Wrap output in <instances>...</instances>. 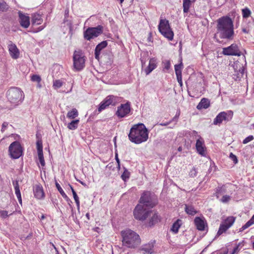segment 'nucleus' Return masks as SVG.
I'll return each mask as SVG.
<instances>
[{"instance_id": "nucleus-1", "label": "nucleus", "mask_w": 254, "mask_h": 254, "mask_svg": "<svg viewBox=\"0 0 254 254\" xmlns=\"http://www.w3.org/2000/svg\"><path fill=\"white\" fill-rule=\"evenodd\" d=\"M128 138L132 142L140 144L148 138V131L143 124L134 125L130 129Z\"/></svg>"}, {"instance_id": "nucleus-2", "label": "nucleus", "mask_w": 254, "mask_h": 254, "mask_svg": "<svg viewBox=\"0 0 254 254\" xmlns=\"http://www.w3.org/2000/svg\"><path fill=\"white\" fill-rule=\"evenodd\" d=\"M123 245L129 248H134L139 245L141 240L139 236L130 229L122 231L121 232Z\"/></svg>"}, {"instance_id": "nucleus-3", "label": "nucleus", "mask_w": 254, "mask_h": 254, "mask_svg": "<svg viewBox=\"0 0 254 254\" xmlns=\"http://www.w3.org/2000/svg\"><path fill=\"white\" fill-rule=\"evenodd\" d=\"M7 97L11 103L17 105L23 101L24 95L22 90L17 87H12L7 92Z\"/></svg>"}, {"instance_id": "nucleus-4", "label": "nucleus", "mask_w": 254, "mask_h": 254, "mask_svg": "<svg viewBox=\"0 0 254 254\" xmlns=\"http://www.w3.org/2000/svg\"><path fill=\"white\" fill-rule=\"evenodd\" d=\"M234 36L233 21L228 16H223V38L233 40Z\"/></svg>"}, {"instance_id": "nucleus-5", "label": "nucleus", "mask_w": 254, "mask_h": 254, "mask_svg": "<svg viewBox=\"0 0 254 254\" xmlns=\"http://www.w3.org/2000/svg\"><path fill=\"white\" fill-rule=\"evenodd\" d=\"M158 30L161 34L169 41L173 39L174 32L171 28L169 21L166 19H160Z\"/></svg>"}, {"instance_id": "nucleus-6", "label": "nucleus", "mask_w": 254, "mask_h": 254, "mask_svg": "<svg viewBox=\"0 0 254 254\" xmlns=\"http://www.w3.org/2000/svg\"><path fill=\"white\" fill-rule=\"evenodd\" d=\"M139 204L150 208H153L157 204L156 198L150 191H144L140 197Z\"/></svg>"}, {"instance_id": "nucleus-7", "label": "nucleus", "mask_w": 254, "mask_h": 254, "mask_svg": "<svg viewBox=\"0 0 254 254\" xmlns=\"http://www.w3.org/2000/svg\"><path fill=\"white\" fill-rule=\"evenodd\" d=\"M73 67L75 70H82L85 66V56L80 50H75L73 55Z\"/></svg>"}, {"instance_id": "nucleus-8", "label": "nucleus", "mask_w": 254, "mask_h": 254, "mask_svg": "<svg viewBox=\"0 0 254 254\" xmlns=\"http://www.w3.org/2000/svg\"><path fill=\"white\" fill-rule=\"evenodd\" d=\"M150 209V208L148 207H145L142 204H138L133 211L134 218L139 220H144L151 212Z\"/></svg>"}, {"instance_id": "nucleus-9", "label": "nucleus", "mask_w": 254, "mask_h": 254, "mask_svg": "<svg viewBox=\"0 0 254 254\" xmlns=\"http://www.w3.org/2000/svg\"><path fill=\"white\" fill-rule=\"evenodd\" d=\"M131 111V103L129 101H127L125 103L121 104L117 107L115 115L119 119L126 118L128 116Z\"/></svg>"}, {"instance_id": "nucleus-10", "label": "nucleus", "mask_w": 254, "mask_h": 254, "mask_svg": "<svg viewBox=\"0 0 254 254\" xmlns=\"http://www.w3.org/2000/svg\"><path fill=\"white\" fill-rule=\"evenodd\" d=\"M103 32V27L99 25L96 27H89L83 33L85 39L90 41L91 39L98 37Z\"/></svg>"}, {"instance_id": "nucleus-11", "label": "nucleus", "mask_w": 254, "mask_h": 254, "mask_svg": "<svg viewBox=\"0 0 254 254\" xmlns=\"http://www.w3.org/2000/svg\"><path fill=\"white\" fill-rule=\"evenodd\" d=\"M8 151L11 158L18 159L22 154V147L18 141H14L9 146Z\"/></svg>"}, {"instance_id": "nucleus-12", "label": "nucleus", "mask_w": 254, "mask_h": 254, "mask_svg": "<svg viewBox=\"0 0 254 254\" xmlns=\"http://www.w3.org/2000/svg\"><path fill=\"white\" fill-rule=\"evenodd\" d=\"M223 55L240 56L241 52L238 46L236 44H233L227 48H223Z\"/></svg>"}, {"instance_id": "nucleus-13", "label": "nucleus", "mask_w": 254, "mask_h": 254, "mask_svg": "<svg viewBox=\"0 0 254 254\" xmlns=\"http://www.w3.org/2000/svg\"><path fill=\"white\" fill-rule=\"evenodd\" d=\"M7 47L9 55L12 59L16 60L19 58L20 51L15 44L11 41H9Z\"/></svg>"}, {"instance_id": "nucleus-14", "label": "nucleus", "mask_w": 254, "mask_h": 254, "mask_svg": "<svg viewBox=\"0 0 254 254\" xmlns=\"http://www.w3.org/2000/svg\"><path fill=\"white\" fill-rule=\"evenodd\" d=\"M116 100V97L113 95L108 96L99 105L98 111L99 112L105 110L107 107L111 105H114V102Z\"/></svg>"}, {"instance_id": "nucleus-15", "label": "nucleus", "mask_w": 254, "mask_h": 254, "mask_svg": "<svg viewBox=\"0 0 254 254\" xmlns=\"http://www.w3.org/2000/svg\"><path fill=\"white\" fill-rule=\"evenodd\" d=\"M195 146L197 152L201 156L205 155L206 148L202 138L199 137V138L196 139Z\"/></svg>"}, {"instance_id": "nucleus-16", "label": "nucleus", "mask_w": 254, "mask_h": 254, "mask_svg": "<svg viewBox=\"0 0 254 254\" xmlns=\"http://www.w3.org/2000/svg\"><path fill=\"white\" fill-rule=\"evenodd\" d=\"M157 60L156 58H151L149 59L148 66L144 69L146 75H149L157 66Z\"/></svg>"}, {"instance_id": "nucleus-17", "label": "nucleus", "mask_w": 254, "mask_h": 254, "mask_svg": "<svg viewBox=\"0 0 254 254\" xmlns=\"http://www.w3.org/2000/svg\"><path fill=\"white\" fill-rule=\"evenodd\" d=\"M233 67L235 71L237 73V74H233V78L237 80L238 78H240V76H242L244 73V67L240 65L239 62H236L234 63Z\"/></svg>"}, {"instance_id": "nucleus-18", "label": "nucleus", "mask_w": 254, "mask_h": 254, "mask_svg": "<svg viewBox=\"0 0 254 254\" xmlns=\"http://www.w3.org/2000/svg\"><path fill=\"white\" fill-rule=\"evenodd\" d=\"M19 22L22 27L27 28L30 25V18L28 15L19 12Z\"/></svg>"}, {"instance_id": "nucleus-19", "label": "nucleus", "mask_w": 254, "mask_h": 254, "mask_svg": "<svg viewBox=\"0 0 254 254\" xmlns=\"http://www.w3.org/2000/svg\"><path fill=\"white\" fill-rule=\"evenodd\" d=\"M236 218L234 216H229L225 220H223V233L225 232L233 225L236 220Z\"/></svg>"}, {"instance_id": "nucleus-20", "label": "nucleus", "mask_w": 254, "mask_h": 254, "mask_svg": "<svg viewBox=\"0 0 254 254\" xmlns=\"http://www.w3.org/2000/svg\"><path fill=\"white\" fill-rule=\"evenodd\" d=\"M33 191L34 195L37 199H40L44 197V192L41 185H36L34 188Z\"/></svg>"}, {"instance_id": "nucleus-21", "label": "nucleus", "mask_w": 254, "mask_h": 254, "mask_svg": "<svg viewBox=\"0 0 254 254\" xmlns=\"http://www.w3.org/2000/svg\"><path fill=\"white\" fill-rule=\"evenodd\" d=\"M107 46V42L106 41H103L98 44L95 50V57L96 59L99 60L101 51Z\"/></svg>"}, {"instance_id": "nucleus-22", "label": "nucleus", "mask_w": 254, "mask_h": 254, "mask_svg": "<svg viewBox=\"0 0 254 254\" xmlns=\"http://www.w3.org/2000/svg\"><path fill=\"white\" fill-rule=\"evenodd\" d=\"M210 106V101L207 98L201 99L200 102L196 106L198 110L206 109Z\"/></svg>"}, {"instance_id": "nucleus-23", "label": "nucleus", "mask_w": 254, "mask_h": 254, "mask_svg": "<svg viewBox=\"0 0 254 254\" xmlns=\"http://www.w3.org/2000/svg\"><path fill=\"white\" fill-rule=\"evenodd\" d=\"M194 223L198 230L200 231L204 230L205 222L203 219L199 217H196L194 219Z\"/></svg>"}, {"instance_id": "nucleus-24", "label": "nucleus", "mask_w": 254, "mask_h": 254, "mask_svg": "<svg viewBox=\"0 0 254 254\" xmlns=\"http://www.w3.org/2000/svg\"><path fill=\"white\" fill-rule=\"evenodd\" d=\"M153 247L152 243H149L142 246L141 250L143 254H151L153 252Z\"/></svg>"}, {"instance_id": "nucleus-25", "label": "nucleus", "mask_w": 254, "mask_h": 254, "mask_svg": "<svg viewBox=\"0 0 254 254\" xmlns=\"http://www.w3.org/2000/svg\"><path fill=\"white\" fill-rule=\"evenodd\" d=\"M13 184L15 190V193L17 197L18 201L20 204H22V198L19 189L18 182L17 181H14L13 182Z\"/></svg>"}, {"instance_id": "nucleus-26", "label": "nucleus", "mask_w": 254, "mask_h": 254, "mask_svg": "<svg viewBox=\"0 0 254 254\" xmlns=\"http://www.w3.org/2000/svg\"><path fill=\"white\" fill-rule=\"evenodd\" d=\"M43 22L42 16L39 14H34L32 18V25L33 26L38 25Z\"/></svg>"}, {"instance_id": "nucleus-27", "label": "nucleus", "mask_w": 254, "mask_h": 254, "mask_svg": "<svg viewBox=\"0 0 254 254\" xmlns=\"http://www.w3.org/2000/svg\"><path fill=\"white\" fill-rule=\"evenodd\" d=\"M182 225V220L178 219L173 224L171 230L175 234L178 232L179 229Z\"/></svg>"}, {"instance_id": "nucleus-28", "label": "nucleus", "mask_w": 254, "mask_h": 254, "mask_svg": "<svg viewBox=\"0 0 254 254\" xmlns=\"http://www.w3.org/2000/svg\"><path fill=\"white\" fill-rule=\"evenodd\" d=\"M78 116V112L75 108L72 109L71 111H68L66 117L69 119H74Z\"/></svg>"}, {"instance_id": "nucleus-29", "label": "nucleus", "mask_w": 254, "mask_h": 254, "mask_svg": "<svg viewBox=\"0 0 254 254\" xmlns=\"http://www.w3.org/2000/svg\"><path fill=\"white\" fill-rule=\"evenodd\" d=\"M79 120H75L67 124V128L70 130H75L78 127Z\"/></svg>"}, {"instance_id": "nucleus-30", "label": "nucleus", "mask_w": 254, "mask_h": 254, "mask_svg": "<svg viewBox=\"0 0 254 254\" xmlns=\"http://www.w3.org/2000/svg\"><path fill=\"white\" fill-rule=\"evenodd\" d=\"M163 69L164 72H169L171 68V62L169 60H165L162 62Z\"/></svg>"}, {"instance_id": "nucleus-31", "label": "nucleus", "mask_w": 254, "mask_h": 254, "mask_svg": "<svg viewBox=\"0 0 254 254\" xmlns=\"http://www.w3.org/2000/svg\"><path fill=\"white\" fill-rule=\"evenodd\" d=\"M218 29L219 31L215 34V37L222 36V17L218 19Z\"/></svg>"}, {"instance_id": "nucleus-32", "label": "nucleus", "mask_w": 254, "mask_h": 254, "mask_svg": "<svg viewBox=\"0 0 254 254\" xmlns=\"http://www.w3.org/2000/svg\"><path fill=\"white\" fill-rule=\"evenodd\" d=\"M186 212L189 215H194L197 212V211L192 206L186 205Z\"/></svg>"}, {"instance_id": "nucleus-33", "label": "nucleus", "mask_w": 254, "mask_h": 254, "mask_svg": "<svg viewBox=\"0 0 254 254\" xmlns=\"http://www.w3.org/2000/svg\"><path fill=\"white\" fill-rule=\"evenodd\" d=\"M233 116V113L231 111H228L226 112H223V121H229L231 120Z\"/></svg>"}, {"instance_id": "nucleus-34", "label": "nucleus", "mask_w": 254, "mask_h": 254, "mask_svg": "<svg viewBox=\"0 0 254 254\" xmlns=\"http://www.w3.org/2000/svg\"><path fill=\"white\" fill-rule=\"evenodd\" d=\"M191 0H183V10L185 13H187L190 7Z\"/></svg>"}, {"instance_id": "nucleus-35", "label": "nucleus", "mask_w": 254, "mask_h": 254, "mask_svg": "<svg viewBox=\"0 0 254 254\" xmlns=\"http://www.w3.org/2000/svg\"><path fill=\"white\" fill-rule=\"evenodd\" d=\"M160 220V218L157 213H154L152 216L149 221V225L152 226L157 223Z\"/></svg>"}, {"instance_id": "nucleus-36", "label": "nucleus", "mask_w": 254, "mask_h": 254, "mask_svg": "<svg viewBox=\"0 0 254 254\" xmlns=\"http://www.w3.org/2000/svg\"><path fill=\"white\" fill-rule=\"evenodd\" d=\"M183 68V65L181 61L180 64H176L175 65V70L176 75L182 74V70Z\"/></svg>"}, {"instance_id": "nucleus-37", "label": "nucleus", "mask_w": 254, "mask_h": 254, "mask_svg": "<svg viewBox=\"0 0 254 254\" xmlns=\"http://www.w3.org/2000/svg\"><path fill=\"white\" fill-rule=\"evenodd\" d=\"M254 224V215L252 218L244 225L242 226V229L243 230L249 228Z\"/></svg>"}, {"instance_id": "nucleus-38", "label": "nucleus", "mask_w": 254, "mask_h": 254, "mask_svg": "<svg viewBox=\"0 0 254 254\" xmlns=\"http://www.w3.org/2000/svg\"><path fill=\"white\" fill-rule=\"evenodd\" d=\"M243 18H247L251 16V11L248 7H246L242 10Z\"/></svg>"}, {"instance_id": "nucleus-39", "label": "nucleus", "mask_w": 254, "mask_h": 254, "mask_svg": "<svg viewBox=\"0 0 254 254\" xmlns=\"http://www.w3.org/2000/svg\"><path fill=\"white\" fill-rule=\"evenodd\" d=\"M222 122V112H220L214 119L213 121L214 125H218L220 124Z\"/></svg>"}, {"instance_id": "nucleus-40", "label": "nucleus", "mask_w": 254, "mask_h": 254, "mask_svg": "<svg viewBox=\"0 0 254 254\" xmlns=\"http://www.w3.org/2000/svg\"><path fill=\"white\" fill-rule=\"evenodd\" d=\"M63 82L61 80H55L53 82V87L55 89L60 88L62 86Z\"/></svg>"}, {"instance_id": "nucleus-41", "label": "nucleus", "mask_w": 254, "mask_h": 254, "mask_svg": "<svg viewBox=\"0 0 254 254\" xmlns=\"http://www.w3.org/2000/svg\"><path fill=\"white\" fill-rule=\"evenodd\" d=\"M130 176V173L128 171V170L124 168V171L123 174L121 176L122 179L124 181H126L127 180L129 179Z\"/></svg>"}, {"instance_id": "nucleus-42", "label": "nucleus", "mask_w": 254, "mask_h": 254, "mask_svg": "<svg viewBox=\"0 0 254 254\" xmlns=\"http://www.w3.org/2000/svg\"><path fill=\"white\" fill-rule=\"evenodd\" d=\"M9 7L8 5L6 4V3L4 1H2L0 2V11L2 12L6 11Z\"/></svg>"}, {"instance_id": "nucleus-43", "label": "nucleus", "mask_w": 254, "mask_h": 254, "mask_svg": "<svg viewBox=\"0 0 254 254\" xmlns=\"http://www.w3.org/2000/svg\"><path fill=\"white\" fill-rule=\"evenodd\" d=\"M56 187H57V189L60 192L61 194L62 195V196L64 198H68L67 196L65 193V192L62 189V188L61 187L60 185L58 183H56Z\"/></svg>"}, {"instance_id": "nucleus-44", "label": "nucleus", "mask_w": 254, "mask_h": 254, "mask_svg": "<svg viewBox=\"0 0 254 254\" xmlns=\"http://www.w3.org/2000/svg\"><path fill=\"white\" fill-rule=\"evenodd\" d=\"M197 174V170L196 168L193 167L192 169L190 171L189 175L190 177L194 178L196 176Z\"/></svg>"}, {"instance_id": "nucleus-45", "label": "nucleus", "mask_w": 254, "mask_h": 254, "mask_svg": "<svg viewBox=\"0 0 254 254\" xmlns=\"http://www.w3.org/2000/svg\"><path fill=\"white\" fill-rule=\"evenodd\" d=\"M38 159L39 162L42 166H44L45 165V160L44 159V156L43 153H38Z\"/></svg>"}, {"instance_id": "nucleus-46", "label": "nucleus", "mask_w": 254, "mask_h": 254, "mask_svg": "<svg viewBox=\"0 0 254 254\" xmlns=\"http://www.w3.org/2000/svg\"><path fill=\"white\" fill-rule=\"evenodd\" d=\"M72 194H73L74 199L75 200V202L76 206H77V208L78 210H79V208H80V202H79V197H78L76 192L73 193Z\"/></svg>"}, {"instance_id": "nucleus-47", "label": "nucleus", "mask_w": 254, "mask_h": 254, "mask_svg": "<svg viewBox=\"0 0 254 254\" xmlns=\"http://www.w3.org/2000/svg\"><path fill=\"white\" fill-rule=\"evenodd\" d=\"M31 80L33 81H36L39 83L41 80V78L39 75H33L31 77Z\"/></svg>"}, {"instance_id": "nucleus-48", "label": "nucleus", "mask_w": 254, "mask_h": 254, "mask_svg": "<svg viewBox=\"0 0 254 254\" xmlns=\"http://www.w3.org/2000/svg\"><path fill=\"white\" fill-rule=\"evenodd\" d=\"M38 153H43V147L42 143L38 141L36 143Z\"/></svg>"}, {"instance_id": "nucleus-49", "label": "nucleus", "mask_w": 254, "mask_h": 254, "mask_svg": "<svg viewBox=\"0 0 254 254\" xmlns=\"http://www.w3.org/2000/svg\"><path fill=\"white\" fill-rule=\"evenodd\" d=\"M240 246V244L238 245H236L233 248L232 252L230 253V254H237L240 251L239 247Z\"/></svg>"}, {"instance_id": "nucleus-50", "label": "nucleus", "mask_w": 254, "mask_h": 254, "mask_svg": "<svg viewBox=\"0 0 254 254\" xmlns=\"http://www.w3.org/2000/svg\"><path fill=\"white\" fill-rule=\"evenodd\" d=\"M254 137L253 135H249V136L247 137L246 138H245L243 141V144H247L248 142L252 141L254 139Z\"/></svg>"}, {"instance_id": "nucleus-51", "label": "nucleus", "mask_w": 254, "mask_h": 254, "mask_svg": "<svg viewBox=\"0 0 254 254\" xmlns=\"http://www.w3.org/2000/svg\"><path fill=\"white\" fill-rule=\"evenodd\" d=\"M230 157L233 160L234 164L238 163V159L235 155L233 154L232 153H231L230 154Z\"/></svg>"}, {"instance_id": "nucleus-52", "label": "nucleus", "mask_w": 254, "mask_h": 254, "mask_svg": "<svg viewBox=\"0 0 254 254\" xmlns=\"http://www.w3.org/2000/svg\"><path fill=\"white\" fill-rule=\"evenodd\" d=\"M176 76L178 83L182 86L183 85L182 74L176 75Z\"/></svg>"}, {"instance_id": "nucleus-53", "label": "nucleus", "mask_w": 254, "mask_h": 254, "mask_svg": "<svg viewBox=\"0 0 254 254\" xmlns=\"http://www.w3.org/2000/svg\"><path fill=\"white\" fill-rule=\"evenodd\" d=\"M0 216L3 218L8 216V212L4 210L0 211Z\"/></svg>"}, {"instance_id": "nucleus-54", "label": "nucleus", "mask_w": 254, "mask_h": 254, "mask_svg": "<svg viewBox=\"0 0 254 254\" xmlns=\"http://www.w3.org/2000/svg\"><path fill=\"white\" fill-rule=\"evenodd\" d=\"M8 123L7 122H4L2 124V127H1V132H3L5 130V129H6V128L8 127Z\"/></svg>"}, {"instance_id": "nucleus-55", "label": "nucleus", "mask_w": 254, "mask_h": 254, "mask_svg": "<svg viewBox=\"0 0 254 254\" xmlns=\"http://www.w3.org/2000/svg\"><path fill=\"white\" fill-rule=\"evenodd\" d=\"M190 135H191L193 137H194L195 138H196L197 137H198V138H199V137H200L199 135H198L197 132L196 131L193 130L192 131H190Z\"/></svg>"}, {"instance_id": "nucleus-56", "label": "nucleus", "mask_w": 254, "mask_h": 254, "mask_svg": "<svg viewBox=\"0 0 254 254\" xmlns=\"http://www.w3.org/2000/svg\"><path fill=\"white\" fill-rule=\"evenodd\" d=\"M222 234V223H221L220 224L219 229L218 232L217 233V234L219 235H220Z\"/></svg>"}, {"instance_id": "nucleus-57", "label": "nucleus", "mask_w": 254, "mask_h": 254, "mask_svg": "<svg viewBox=\"0 0 254 254\" xmlns=\"http://www.w3.org/2000/svg\"><path fill=\"white\" fill-rule=\"evenodd\" d=\"M230 199V197L228 195L223 196V202H227Z\"/></svg>"}, {"instance_id": "nucleus-58", "label": "nucleus", "mask_w": 254, "mask_h": 254, "mask_svg": "<svg viewBox=\"0 0 254 254\" xmlns=\"http://www.w3.org/2000/svg\"><path fill=\"white\" fill-rule=\"evenodd\" d=\"M115 157H116V161H117V162L118 163V167L119 169H120V160L118 158L117 154H116Z\"/></svg>"}, {"instance_id": "nucleus-59", "label": "nucleus", "mask_w": 254, "mask_h": 254, "mask_svg": "<svg viewBox=\"0 0 254 254\" xmlns=\"http://www.w3.org/2000/svg\"><path fill=\"white\" fill-rule=\"evenodd\" d=\"M179 115H180V112H179L178 113H177V114L176 115L175 117L173 118L172 121H175V122H177L178 118Z\"/></svg>"}, {"instance_id": "nucleus-60", "label": "nucleus", "mask_w": 254, "mask_h": 254, "mask_svg": "<svg viewBox=\"0 0 254 254\" xmlns=\"http://www.w3.org/2000/svg\"><path fill=\"white\" fill-rule=\"evenodd\" d=\"M141 65H142V66L143 67V66L145 65V60H143V59H141Z\"/></svg>"}, {"instance_id": "nucleus-61", "label": "nucleus", "mask_w": 254, "mask_h": 254, "mask_svg": "<svg viewBox=\"0 0 254 254\" xmlns=\"http://www.w3.org/2000/svg\"><path fill=\"white\" fill-rule=\"evenodd\" d=\"M242 31L245 33H248L249 32V30H247L246 28H243Z\"/></svg>"}, {"instance_id": "nucleus-62", "label": "nucleus", "mask_w": 254, "mask_h": 254, "mask_svg": "<svg viewBox=\"0 0 254 254\" xmlns=\"http://www.w3.org/2000/svg\"><path fill=\"white\" fill-rule=\"evenodd\" d=\"M169 124V123L168 122H167L166 123H162V124H160V125L161 126H166L167 125H168Z\"/></svg>"}, {"instance_id": "nucleus-63", "label": "nucleus", "mask_w": 254, "mask_h": 254, "mask_svg": "<svg viewBox=\"0 0 254 254\" xmlns=\"http://www.w3.org/2000/svg\"><path fill=\"white\" fill-rule=\"evenodd\" d=\"M69 187H70V189L71 190V191H72V194L73 193H74V192H76L71 186L70 185Z\"/></svg>"}, {"instance_id": "nucleus-64", "label": "nucleus", "mask_w": 254, "mask_h": 254, "mask_svg": "<svg viewBox=\"0 0 254 254\" xmlns=\"http://www.w3.org/2000/svg\"><path fill=\"white\" fill-rule=\"evenodd\" d=\"M45 26H41L38 28V30L37 31H40L43 30Z\"/></svg>"}]
</instances>
